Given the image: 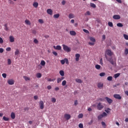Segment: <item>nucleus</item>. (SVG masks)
Wrapping results in <instances>:
<instances>
[{
  "label": "nucleus",
  "instance_id": "6e6552de",
  "mask_svg": "<svg viewBox=\"0 0 128 128\" xmlns=\"http://www.w3.org/2000/svg\"><path fill=\"white\" fill-rule=\"evenodd\" d=\"M8 84H10V86H12V84H14V81L13 80H8Z\"/></svg>",
  "mask_w": 128,
  "mask_h": 128
},
{
  "label": "nucleus",
  "instance_id": "5701e85b",
  "mask_svg": "<svg viewBox=\"0 0 128 128\" xmlns=\"http://www.w3.org/2000/svg\"><path fill=\"white\" fill-rule=\"evenodd\" d=\"M76 82H78V84H82V81L80 79L76 78Z\"/></svg>",
  "mask_w": 128,
  "mask_h": 128
},
{
  "label": "nucleus",
  "instance_id": "bf43d9fd",
  "mask_svg": "<svg viewBox=\"0 0 128 128\" xmlns=\"http://www.w3.org/2000/svg\"><path fill=\"white\" fill-rule=\"evenodd\" d=\"M2 76L4 78H6V74L4 73L2 74Z\"/></svg>",
  "mask_w": 128,
  "mask_h": 128
},
{
  "label": "nucleus",
  "instance_id": "680f3d73",
  "mask_svg": "<svg viewBox=\"0 0 128 128\" xmlns=\"http://www.w3.org/2000/svg\"><path fill=\"white\" fill-rule=\"evenodd\" d=\"M100 64H101L102 66V64H104V62H102V58H101L100 59Z\"/></svg>",
  "mask_w": 128,
  "mask_h": 128
},
{
  "label": "nucleus",
  "instance_id": "ddd939ff",
  "mask_svg": "<svg viewBox=\"0 0 128 128\" xmlns=\"http://www.w3.org/2000/svg\"><path fill=\"white\" fill-rule=\"evenodd\" d=\"M53 48H54L55 50H62V46H54Z\"/></svg>",
  "mask_w": 128,
  "mask_h": 128
},
{
  "label": "nucleus",
  "instance_id": "72a5a7b5",
  "mask_svg": "<svg viewBox=\"0 0 128 128\" xmlns=\"http://www.w3.org/2000/svg\"><path fill=\"white\" fill-rule=\"evenodd\" d=\"M78 118H84V114H80L78 115Z\"/></svg>",
  "mask_w": 128,
  "mask_h": 128
},
{
  "label": "nucleus",
  "instance_id": "6e6d98bb",
  "mask_svg": "<svg viewBox=\"0 0 128 128\" xmlns=\"http://www.w3.org/2000/svg\"><path fill=\"white\" fill-rule=\"evenodd\" d=\"M88 44L90 46H94V42H88Z\"/></svg>",
  "mask_w": 128,
  "mask_h": 128
},
{
  "label": "nucleus",
  "instance_id": "7c9ffc66",
  "mask_svg": "<svg viewBox=\"0 0 128 128\" xmlns=\"http://www.w3.org/2000/svg\"><path fill=\"white\" fill-rule=\"evenodd\" d=\"M25 23L26 24H28V26H30V20H25Z\"/></svg>",
  "mask_w": 128,
  "mask_h": 128
},
{
  "label": "nucleus",
  "instance_id": "37998d69",
  "mask_svg": "<svg viewBox=\"0 0 128 128\" xmlns=\"http://www.w3.org/2000/svg\"><path fill=\"white\" fill-rule=\"evenodd\" d=\"M84 14L85 16H90V11H87Z\"/></svg>",
  "mask_w": 128,
  "mask_h": 128
},
{
  "label": "nucleus",
  "instance_id": "39448f33",
  "mask_svg": "<svg viewBox=\"0 0 128 128\" xmlns=\"http://www.w3.org/2000/svg\"><path fill=\"white\" fill-rule=\"evenodd\" d=\"M114 98H116V100H122V96H120V95L118 94H114Z\"/></svg>",
  "mask_w": 128,
  "mask_h": 128
},
{
  "label": "nucleus",
  "instance_id": "dca6fc26",
  "mask_svg": "<svg viewBox=\"0 0 128 128\" xmlns=\"http://www.w3.org/2000/svg\"><path fill=\"white\" fill-rule=\"evenodd\" d=\"M47 13L48 14H50V16H52V9H48Z\"/></svg>",
  "mask_w": 128,
  "mask_h": 128
},
{
  "label": "nucleus",
  "instance_id": "f257e3e1",
  "mask_svg": "<svg viewBox=\"0 0 128 128\" xmlns=\"http://www.w3.org/2000/svg\"><path fill=\"white\" fill-rule=\"evenodd\" d=\"M62 47H63V50L65 52H70L72 50V49H70V47L68 46L63 44Z\"/></svg>",
  "mask_w": 128,
  "mask_h": 128
},
{
  "label": "nucleus",
  "instance_id": "9d476101",
  "mask_svg": "<svg viewBox=\"0 0 128 128\" xmlns=\"http://www.w3.org/2000/svg\"><path fill=\"white\" fill-rule=\"evenodd\" d=\"M106 58L107 59V60H108V62H110L112 64L113 66L114 64V60H112V58H108L106 57Z\"/></svg>",
  "mask_w": 128,
  "mask_h": 128
},
{
  "label": "nucleus",
  "instance_id": "de8ad7c7",
  "mask_svg": "<svg viewBox=\"0 0 128 128\" xmlns=\"http://www.w3.org/2000/svg\"><path fill=\"white\" fill-rule=\"evenodd\" d=\"M56 80V78L52 79V78H48V82H54Z\"/></svg>",
  "mask_w": 128,
  "mask_h": 128
},
{
  "label": "nucleus",
  "instance_id": "0eeeda50",
  "mask_svg": "<svg viewBox=\"0 0 128 128\" xmlns=\"http://www.w3.org/2000/svg\"><path fill=\"white\" fill-rule=\"evenodd\" d=\"M106 54L108 56H112V52L110 50H106Z\"/></svg>",
  "mask_w": 128,
  "mask_h": 128
},
{
  "label": "nucleus",
  "instance_id": "864d4df0",
  "mask_svg": "<svg viewBox=\"0 0 128 128\" xmlns=\"http://www.w3.org/2000/svg\"><path fill=\"white\" fill-rule=\"evenodd\" d=\"M62 80L60 79V78H58L57 79V82L58 84H60V82H62Z\"/></svg>",
  "mask_w": 128,
  "mask_h": 128
},
{
  "label": "nucleus",
  "instance_id": "c9c22d12",
  "mask_svg": "<svg viewBox=\"0 0 128 128\" xmlns=\"http://www.w3.org/2000/svg\"><path fill=\"white\" fill-rule=\"evenodd\" d=\"M95 68L96 70H100V66L98 64H96L95 66Z\"/></svg>",
  "mask_w": 128,
  "mask_h": 128
},
{
  "label": "nucleus",
  "instance_id": "cd10ccee",
  "mask_svg": "<svg viewBox=\"0 0 128 128\" xmlns=\"http://www.w3.org/2000/svg\"><path fill=\"white\" fill-rule=\"evenodd\" d=\"M40 64L42 66H46V62L44 60H42L40 62Z\"/></svg>",
  "mask_w": 128,
  "mask_h": 128
},
{
  "label": "nucleus",
  "instance_id": "338daca9",
  "mask_svg": "<svg viewBox=\"0 0 128 128\" xmlns=\"http://www.w3.org/2000/svg\"><path fill=\"white\" fill-rule=\"evenodd\" d=\"M34 100H38V96H34Z\"/></svg>",
  "mask_w": 128,
  "mask_h": 128
},
{
  "label": "nucleus",
  "instance_id": "f704fd0d",
  "mask_svg": "<svg viewBox=\"0 0 128 128\" xmlns=\"http://www.w3.org/2000/svg\"><path fill=\"white\" fill-rule=\"evenodd\" d=\"M54 18H60V14H55L54 16Z\"/></svg>",
  "mask_w": 128,
  "mask_h": 128
},
{
  "label": "nucleus",
  "instance_id": "a211bd4d",
  "mask_svg": "<svg viewBox=\"0 0 128 128\" xmlns=\"http://www.w3.org/2000/svg\"><path fill=\"white\" fill-rule=\"evenodd\" d=\"M59 74L62 76H64V72L62 70L60 71Z\"/></svg>",
  "mask_w": 128,
  "mask_h": 128
},
{
  "label": "nucleus",
  "instance_id": "ea45409f",
  "mask_svg": "<svg viewBox=\"0 0 128 128\" xmlns=\"http://www.w3.org/2000/svg\"><path fill=\"white\" fill-rule=\"evenodd\" d=\"M8 66L12 64V60H10V59L8 60Z\"/></svg>",
  "mask_w": 128,
  "mask_h": 128
},
{
  "label": "nucleus",
  "instance_id": "69168bd1",
  "mask_svg": "<svg viewBox=\"0 0 128 128\" xmlns=\"http://www.w3.org/2000/svg\"><path fill=\"white\" fill-rule=\"evenodd\" d=\"M52 54H54V56H58V53L56 52H53Z\"/></svg>",
  "mask_w": 128,
  "mask_h": 128
},
{
  "label": "nucleus",
  "instance_id": "4be33fe9",
  "mask_svg": "<svg viewBox=\"0 0 128 128\" xmlns=\"http://www.w3.org/2000/svg\"><path fill=\"white\" fill-rule=\"evenodd\" d=\"M90 40L92 42H96V38H94V37H90Z\"/></svg>",
  "mask_w": 128,
  "mask_h": 128
},
{
  "label": "nucleus",
  "instance_id": "09e8293b",
  "mask_svg": "<svg viewBox=\"0 0 128 128\" xmlns=\"http://www.w3.org/2000/svg\"><path fill=\"white\" fill-rule=\"evenodd\" d=\"M100 76H106V73L104 72H101L100 74Z\"/></svg>",
  "mask_w": 128,
  "mask_h": 128
},
{
  "label": "nucleus",
  "instance_id": "a878e982",
  "mask_svg": "<svg viewBox=\"0 0 128 128\" xmlns=\"http://www.w3.org/2000/svg\"><path fill=\"white\" fill-rule=\"evenodd\" d=\"M74 18V14H70L68 15V18Z\"/></svg>",
  "mask_w": 128,
  "mask_h": 128
},
{
  "label": "nucleus",
  "instance_id": "423d86ee",
  "mask_svg": "<svg viewBox=\"0 0 128 128\" xmlns=\"http://www.w3.org/2000/svg\"><path fill=\"white\" fill-rule=\"evenodd\" d=\"M64 118L66 120H68L70 118V114H66L64 115Z\"/></svg>",
  "mask_w": 128,
  "mask_h": 128
},
{
  "label": "nucleus",
  "instance_id": "4c0bfd02",
  "mask_svg": "<svg viewBox=\"0 0 128 128\" xmlns=\"http://www.w3.org/2000/svg\"><path fill=\"white\" fill-rule=\"evenodd\" d=\"M36 78H42V74L40 73H38L36 74Z\"/></svg>",
  "mask_w": 128,
  "mask_h": 128
},
{
  "label": "nucleus",
  "instance_id": "393cba45",
  "mask_svg": "<svg viewBox=\"0 0 128 128\" xmlns=\"http://www.w3.org/2000/svg\"><path fill=\"white\" fill-rule=\"evenodd\" d=\"M90 6L91 8H96V6L94 3H90Z\"/></svg>",
  "mask_w": 128,
  "mask_h": 128
},
{
  "label": "nucleus",
  "instance_id": "2eb2a0df",
  "mask_svg": "<svg viewBox=\"0 0 128 128\" xmlns=\"http://www.w3.org/2000/svg\"><path fill=\"white\" fill-rule=\"evenodd\" d=\"M113 18L114 20H120V15H114L113 16Z\"/></svg>",
  "mask_w": 128,
  "mask_h": 128
},
{
  "label": "nucleus",
  "instance_id": "c756f323",
  "mask_svg": "<svg viewBox=\"0 0 128 128\" xmlns=\"http://www.w3.org/2000/svg\"><path fill=\"white\" fill-rule=\"evenodd\" d=\"M108 80H109V82H111V80H112V76H109L107 78Z\"/></svg>",
  "mask_w": 128,
  "mask_h": 128
},
{
  "label": "nucleus",
  "instance_id": "e2e57ef3",
  "mask_svg": "<svg viewBox=\"0 0 128 128\" xmlns=\"http://www.w3.org/2000/svg\"><path fill=\"white\" fill-rule=\"evenodd\" d=\"M83 32H86V34H88V32H90L88 30L86 29H83Z\"/></svg>",
  "mask_w": 128,
  "mask_h": 128
},
{
  "label": "nucleus",
  "instance_id": "9b49d317",
  "mask_svg": "<svg viewBox=\"0 0 128 128\" xmlns=\"http://www.w3.org/2000/svg\"><path fill=\"white\" fill-rule=\"evenodd\" d=\"M76 62H78L80 60V54H76L75 56Z\"/></svg>",
  "mask_w": 128,
  "mask_h": 128
},
{
  "label": "nucleus",
  "instance_id": "79ce46f5",
  "mask_svg": "<svg viewBox=\"0 0 128 128\" xmlns=\"http://www.w3.org/2000/svg\"><path fill=\"white\" fill-rule=\"evenodd\" d=\"M66 84V80H64L62 82V86H64Z\"/></svg>",
  "mask_w": 128,
  "mask_h": 128
},
{
  "label": "nucleus",
  "instance_id": "3c124183",
  "mask_svg": "<svg viewBox=\"0 0 128 128\" xmlns=\"http://www.w3.org/2000/svg\"><path fill=\"white\" fill-rule=\"evenodd\" d=\"M6 52H10L12 50V48L10 47H8L6 48Z\"/></svg>",
  "mask_w": 128,
  "mask_h": 128
},
{
  "label": "nucleus",
  "instance_id": "c03bdc74",
  "mask_svg": "<svg viewBox=\"0 0 128 128\" xmlns=\"http://www.w3.org/2000/svg\"><path fill=\"white\" fill-rule=\"evenodd\" d=\"M110 109L109 108H108L107 110H105V112L107 113V114H110Z\"/></svg>",
  "mask_w": 128,
  "mask_h": 128
},
{
  "label": "nucleus",
  "instance_id": "58836bf2",
  "mask_svg": "<svg viewBox=\"0 0 128 128\" xmlns=\"http://www.w3.org/2000/svg\"><path fill=\"white\" fill-rule=\"evenodd\" d=\"M104 117L102 116V115L101 114L100 115H99L98 116V120H100L101 118H102Z\"/></svg>",
  "mask_w": 128,
  "mask_h": 128
},
{
  "label": "nucleus",
  "instance_id": "20e7f679",
  "mask_svg": "<svg viewBox=\"0 0 128 128\" xmlns=\"http://www.w3.org/2000/svg\"><path fill=\"white\" fill-rule=\"evenodd\" d=\"M39 106H40V110H44V101L40 100L39 102Z\"/></svg>",
  "mask_w": 128,
  "mask_h": 128
},
{
  "label": "nucleus",
  "instance_id": "4468645a",
  "mask_svg": "<svg viewBox=\"0 0 128 128\" xmlns=\"http://www.w3.org/2000/svg\"><path fill=\"white\" fill-rule=\"evenodd\" d=\"M9 38L10 42H14V36H10Z\"/></svg>",
  "mask_w": 128,
  "mask_h": 128
},
{
  "label": "nucleus",
  "instance_id": "1a4fd4ad",
  "mask_svg": "<svg viewBox=\"0 0 128 128\" xmlns=\"http://www.w3.org/2000/svg\"><path fill=\"white\" fill-rule=\"evenodd\" d=\"M105 99L110 104L112 102V100L110 99V98H108V97H106Z\"/></svg>",
  "mask_w": 128,
  "mask_h": 128
},
{
  "label": "nucleus",
  "instance_id": "f03ea898",
  "mask_svg": "<svg viewBox=\"0 0 128 128\" xmlns=\"http://www.w3.org/2000/svg\"><path fill=\"white\" fill-rule=\"evenodd\" d=\"M104 108V106L100 102H99L97 105V109L98 110H102Z\"/></svg>",
  "mask_w": 128,
  "mask_h": 128
},
{
  "label": "nucleus",
  "instance_id": "6ab92c4d",
  "mask_svg": "<svg viewBox=\"0 0 128 128\" xmlns=\"http://www.w3.org/2000/svg\"><path fill=\"white\" fill-rule=\"evenodd\" d=\"M10 116L12 120H14V118H16V114H14V113L12 112Z\"/></svg>",
  "mask_w": 128,
  "mask_h": 128
},
{
  "label": "nucleus",
  "instance_id": "f8f14e48",
  "mask_svg": "<svg viewBox=\"0 0 128 128\" xmlns=\"http://www.w3.org/2000/svg\"><path fill=\"white\" fill-rule=\"evenodd\" d=\"M98 88H104V84L101 83V82H99L98 84Z\"/></svg>",
  "mask_w": 128,
  "mask_h": 128
},
{
  "label": "nucleus",
  "instance_id": "7ed1b4c3",
  "mask_svg": "<svg viewBox=\"0 0 128 128\" xmlns=\"http://www.w3.org/2000/svg\"><path fill=\"white\" fill-rule=\"evenodd\" d=\"M60 63L62 64H68V60L66 58H64V60H60Z\"/></svg>",
  "mask_w": 128,
  "mask_h": 128
},
{
  "label": "nucleus",
  "instance_id": "473e14b6",
  "mask_svg": "<svg viewBox=\"0 0 128 128\" xmlns=\"http://www.w3.org/2000/svg\"><path fill=\"white\" fill-rule=\"evenodd\" d=\"M117 26H118V28H122L124 26V25L122 23H118L117 24Z\"/></svg>",
  "mask_w": 128,
  "mask_h": 128
},
{
  "label": "nucleus",
  "instance_id": "a19ab883",
  "mask_svg": "<svg viewBox=\"0 0 128 128\" xmlns=\"http://www.w3.org/2000/svg\"><path fill=\"white\" fill-rule=\"evenodd\" d=\"M52 102L54 104V102H56V98H52Z\"/></svg>",
  "mask_w": 128,
  "mask_h": 128
},
{
  "label": "nucleus",
  "instance_id": "603ef678",
  "mask_svg": "<svg viewBox=\"0 0 128 128\" xmlns=\"http://www.w3.org/2000/svg\"><path fill=\"white\" fill-rule=\"evenodd\" d=\"M38 22H40V24H44V20L42 19H39Z\"/></svg>",
  "mask_w": 128,
  "mask_h": 128
},
{
  "label": "nucleus",
  "instance_id": "c85d7f7f",
  "mask_svg": "<svg viewBox=\"0 0 128 128\" xmlns=\"http://www.w3.org/2000/svg\"><path fill=\"white\" fill-rule=\"evenodd\" d=\"M120 76V73H117V74H115L114 75V78H118V76Z\"/></svg>",
  "mask_w": 128,
  "mask_h": 128
},
{
  "label": "nucleus",
  "instance_id": "5fc2aeb1",
  "mask_svg": "<svg viewBox=\"0 0 128 128\" xmlns=\"http://www.w3.org/2000/svg\"><path fill=\"white\" fill-rule=\"evenodd\" d=\"M32 34H36V30H32Z\"/></svg>",
  "mask_w": 128,
  "mask_h": 128
},
{
  "label": "nucleus",
  "instance_id": "bb28decb",
  "mask_svg": "<svg viewBox=\"0 0 128 128\" xmlns=\"http://www.w3.org/2000/svg\"><path fill=\"white\" fill-rule=\"evenodd\" d=\"M3 120L5 122H8V120H10V118H6L4 116L3 117Z\"/></svg>",
  "mask_w": 128,
  "mask_h": 128
},
{
  "label": "nucleus",
  "instance_id": "a18cd8bd",
  "mask_svg": "<svg viewBox=\"0 0 128 128\" xmlns=\"http://www.w3.org/2000/svg\"><path fill=\"white\" fill-rule=\"evenodd\" d=\"M124 38H125V40H128V35H126V34H124Z\"/></svg>",
  "mask_w": 128,
  "mask_h": 128
},
{
  "label": "nucleus",
  "instance_id": "aec40b11",
  "mask_svg": "<svg viewBox=\"0 0 128 128\" xmlns=\"http://www.w3.org/2000/svg\"><path fill=\"white\" fill-rule=\"evenodd\" d=\"M33 6H34V8H38V2H34L33 3Z\"/></svg>",
  "mask_w": 128,
  "mask_h": 128
},
{
  "label": "nucleus",
  "instance_id": "4d7b16f0",
  "mask_svg": "<svg viewBox=\"0 0 128 128\" xmlns=\"http://www.w3.org/2000/svg\"><path fill=\"white\" fill-rule=\"evenodd\" d=\"M0 44H4V40H2V38L0 37Z\"/></svg>",
  "mask_w": 128,
  "mask_h": 128
},
{
  "label": "nucleus",
  "instance_id": "2f4dec72",
  "mask_svg": "<svg viewBox=\"0 0 128 128\" xmlns=\"http://www.w3.org/2000/svg\"><path fill=\"white\" fill-rule=\"evenodd\" d=\"M108 25L110 28H112V26H114V24L112 23V22H108Z\"/></svg>",
  "mask_w": 128,
  "mask_h": 128
},
{
  "label": "nucleus",
  "instance_id": "0e129e2a",
  "mask_svg": "<svg viewBox=\"0 0 128 128\" xmlns=\"http://www.w3.org/2000/svg\"><path fill=\"white\" fill-rule=\"evenodd\" d=\"M124 54H128V48H126Z\"/></svg>",
  "mask_w": 128,
  "mask_h": 128
},
{
  "label": "nucleus",
  "instance_id": "412c9836",
  "mask_svg": "<svg viewBox=\"0 0 128 128\" xmlns=\"http://www.w3.org/2000/svg\"><path fill=\"white\" fill-rule=\"evenodd\" d=\"M4 30H6V32L8 31V24H6L4 25Z\"/></svg>",
  "mask_w": 128,
  "mask_h": 128
},
{
  "label": "nucleus",
  "instance_id": "8fccbe9b",
  "mask_svg": "<svg viewBox=\"0 0 128 128\" xmlns=\"http://www.w3.org/2000/svg\"><path fill=\"white\" fill-rule=\"evenodd\" d=\"M80 128H84V124L82 123H80L78 125Z\"/></svg>",
  "mask_w": 128,
  "mask_h": 128
},
{
  "label": "nucleus",
  "instance_id": "e433bc0d",
  "mask_svg": "<svg viewBox=\"0 0 128 128\" xmlns=\"http://www.w3.org/2000/svg\"><path fill=\"white\" fill-rule=\"evenodd\" d=\"M18 54H20V50L18 49L16 50L14 54L15 56H18Z\"/></svg>",
  "mask_w": 128,
  "mask_h": 128
},
{
  "label": "nucleus",
  "instance_id": "b1692460",
  "mask_svg": "<svg viewBox=\"0 0 128 128\" xmlns=\"http://www.w3.org/2000/svg\"><path fill=\"white\" fill-rule=\"evenodd\" d=\"M23 78H24V80H26V82H28V80H30V78L26 76H24Z\"/></svg>",
  "mask_w": 128,
  "mask_h": 128
},
{
  "label": "nucleus",
  "instance_id": "f3484780",
  "mask_svg": "<svg viewBox=\"0 0 128 128\" xmlns=\"http://www.w3.org/2000/svg\"><path fill=\"white\" fill-rule=\"evenodd\" d=\"M70 36H76V32L74 30H71L70 32Z\"/></svg>",
  "mask_w": 128,
  "mask_h": 128
},
{
  "label": "nucleus",
  "instance_id": "052dcab7",
  "mask_svg": "<svg viewBox=\"0 0 128 128\" xmlns=\"http://www.w3.org/2000/svg\"><path fill=\"white\" fill-rule=\"evenodd\" d=\"M4 48H0V54H2V52H4Z\"/></svg>",
  "mask_w": 128,
  "mask_h": 128
},
{
  "label": "nucleus",
  "instance_id": "13d9d810",
  "mask_svg": "<svg viewBox=\"0 0 128 128\" xmlns=\"http://www.w3.org/2000/svg\"><path fill=\"white\" fill-rule=\"evenodd\" d=\"M102 115V116H103V118H104V116H106L108 115L107 114H106V112H104L102 114H101Z\"/></svg>",
  "mask_w": 128,
  "mask_h": 128
},
{
  "label": "nucleus",
  "instance_id": "774afa93",
  "mask_svg": "<svg viewBox=\"0 0 128 128\" xmlns=\"http://www.w3.org/2000/svg\"><path fill=\"white\" fill-rule=\"evenodd\" d=\"M8 2H10L11 4H14V2L12 0H8Z\"/></svg>",
  "mask_w": 128,
  "mask_h": 128
},
{
  "label": "nucleus",
  "instance_id": "49530a36",
  "mask_svg": "<svg viewBox=\"0 0 128 128\" xmlns=\"http://www.w3.org/2000/svg\"><path fill=\"white\" fill-rule=\"evenodd\" d=\"M34 42L36 44H38V39H34Z\"/></svg>",
  "mask_w": 128,
  "mask_h": 128
}]
</instances>
